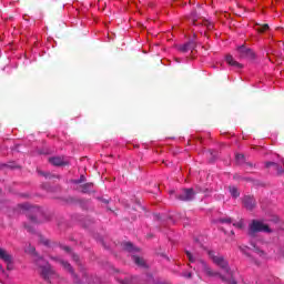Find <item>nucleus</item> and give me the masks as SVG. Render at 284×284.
Wrapping results in <instances>:
<instances>
[{
	"mask_svg": "<svg viewBox=\"0 0 284 284\" xmlns=\"http://www.w3.org/2000/svg\"><path fill=\"white\" fill-rule=\"evenodd\" d=\"M180 201H192L194 199V190L183 189L182 194L179 195Z\"/></svg>",
	"mask_w": 284,
	"mask_h": 284,
	"instance_id": "39448f33",
	"label": "nucleus"
},
{
	"mask_svg": "<svg viewBox=\"0 0 284 284\" xmlns=\"http://www.w3.org/2000/svg\"><path fill=\"white\" fill-rule=\"evenodd\" d=\"M258 254H260V256H263V254H265V253H263V251H260Z\"/></svg>",
	"mask_w": 284,
	"mask_h": 284,
	"instance_id": "4be33fe9",
	"label": "nucleus"
},
{
	"mask_svg": "<svg viewBox=\"0 0 284 284\" xmlns=\"http://www.w3.org/2000/svg\"><path fill=\"white\" fill-rule=\"evenodd\" d=\"M181 52H190V50H194V42H187L180 47Z\"/></svg>",
	"mask_w": 284,
	"mask_h": 284,
	"instance_id": "6e6552de",
	"label": "nucleus"
},
{
	"mask_svg": "<svg viewBox=\"0 0 284 284\" xmlns=\"http://www.w3.org/2000/svg\"><path fill=\"white\" fill-rule=\"evenodd\" d=\"M236 159H237V161H239L240 159H243V154H237V155H236Z\"/></svg>",
	"mask_w": 284,
	"mask_h": 284,
	"instance_id": "412c9836",
	"label": "nucleus"
},
{
	"mask_svg": "<svg viewBox=\"0 0 284 284\" xmlns=\"http://www.w3.org/2000/svg\"><path fill=\"white\" fill-rule=\"evenodd\" d=\"M250 230L251 232H270V226L261 221H253Z\"/></svg>",
	"mask_w": 284,
	"mask_h": 284,
	"instance_id": "7ed1b4c3",
	"label": "nucleus"
},
{
	"mask_svg": "<svg viewBox=\"0 0 284 284\" xmlns=\"http://www.w3.org/2000/svg\"><path fill=\"white\" fill-rule=\"evenodd\" d=\"M133 261L135 265H139L140 267H143V265H145V262L141 257L133 256Z\"/></svg>",
	"mask_w": 284,
	"mask_h": 284,
	"instance_id": "f8f14e48",
	"label": "nucleus"
},
{
	"mask_svg": "<svg viewBox=\"0 0 284 284\" xmlns=\"http://www.w3.org/2000/svg\"><path fill=\"white\" fill-rule=\"evenodd\" d=\"M237 51L240 52L241 57H247V54H252V50L245 48L244 45L239 47Z\"/></svg>",
	"mask_w": 284,
	"mask_h": 284,
	"instance_id": "9d476101",
	"label": "nucleus"
},
{
	"mask_svg": "<svg viewBox=\"0 0 284 284\" xmlns=\"http://www.w3.org/2000/svg\"><path fill=\"white\" fill-rule=\"evenodd\" d=\"M40 272H41L43 278H45L47 281H50V282L52 281V278H54V276H57L54 271H52V267H50V264L40 266Z\"/></svg>",
	"mask_w": 284,
	"mask_h": 284,
	"instance_id": "f03ea898",
	"label": "nucleus"
},
{
	"mask_svg": "<svg viewBox=\"0 0 284 284\" xmlns=\"http://www.w3.org/2000/svg\"><path fill=\"white\" fill-rule=\"evenodd\" d=\"M123 250H125V252H139V248L134 247L130 242L123 244Z\"/></svg>",
	"mask_w": 284,
	"mask_h": 284,
	"instance_id": "1a4fd4ad",
	"label": "nucleus"
},
{
	"mask_svg": "<svg viewBox=\"0 0 284 284\" xmlns=\"http://www.w3.org/2000/svg\"><path fill=\"white\" fill-rule=\"evenodd\" d=\"M192 276V274H189V278Z\"/></svg>",
	"mask_w": 284,
	"mask_h": 284,
	"instance_id": "393cba45",
	"label": "nucleus"
},
{
	"mask_svg": "<svg viewBox=\"0 0 284 284\" xmlns=\"http://www.w3.org/2000/svg\"><path fill=\"white\" fill-rule=\"evenodd\" d=\"M226 63L233 68H243V64L239 63L232 55L226 57Z\"/></svg>",
	"mask_w": 284,
	"mask_h": 284,
	"instance_id": "423d86ee",
	"label": "nucleus"
},
{
	"mask_svg": "<svg viewBox=\"0 0 284 284\" xmlns=\"http://www.w3.org/2000/svg\"><path fill=\"white\" fill-rule=\"evenodd\" d=\"M82 181H83V176H81Z\"/></svg>",
	"mask_w": 284,
	"mask_h": 284,
	"instance_id": "bb28decb",
	"label": "nucleus"
},
{
	"mask_svg": "<svg viewBox=\"0 0 284 284\" xmlns=\"http://www.w3.org/2000/svg\"><path fill=\"white\" fill-rule=\"evenodd\" d=\"M77 183H81V181H77Z\"/></svg>",
	"mask_w": 284,
	"mask_h": 284,
	"instance_id": "a878e982",
	"label": "nucleus"
},
{
	"mask_svg": "<svg viewBox=\"0 0 284 284\" xmlns=\"http://www.w3.org/2000/svg\"><path fill=\"white\" fill-rule=\"evenodd\" d=\"M257 30H258V32H266V30H270V26L264 24V26L260 27Z\"/></svg>",
	"mask_w": 284,
	"mask_h": 284,
	"instance_id": "2eb2a0df",
	"label": "nucleus"
},
{
	"mask_svg": "<svg viewBox=\"0 0 284 284\" xmlns=\"http://www.w3.org/2000/svg\"><path fill=\"white\" fill-rule=\"evenodd\" d=\"M233 226L241 230V227H243V222L233 223Z\"/></svg>",
	"mask_w": 284,
	"mask_h": 284,
	"instance_id": "dca6fc26",
	"label": "nucleus"
},
{
	"mask_svg": "<svg viewBox=\"0 0 284 284\" xmlns=\"http://www.w3.org/2000/svg\"><path fill=\"white\" fill-rule=\"evenodd\" d=\"M0 258L3 263L7 264V270H11L12 265V255L8 253V251L0 248Z\"/></svg>",
	"mask_w": 284,
	"mask_h": 284,
	"instance_id": "20e7f679",
	"label": "nucleus"
},
{
	"mask_svg": "<svg viewBox=\"0 0 284 284\" xmlns=\"http://www.w3.org/2000/svg\"><path fill=\"white\" fill-rule=\"evenodd\" d=\"M243 203H244L245 207H247V210H252V207H254V199L253 197H250V196L244 197Z\"/></svg>",
	"mask_w": 284,
	"mask_h": 284,
	"instance_id": "0eeeda50",
	"label": "nucleus"
},
{
	"mask_svg": "<svg viewBox=\"0 0 284 284\" xmlns=\"http://www.w3.org/2000/svg\"><path fill=\"white\" fill-rule=\"evenodd\" d=\"M62 265L64 266V270H68V272H72V266L68 262H62Z\"/></svg>",
	"mask_w": 284,
	"mask_h": 284,
	"instance_id": "4468645a",
	"label": "nucleus"
},
{
	"mask_svg": "<svg viewBox=\"0 0 284 284\" xmlns=\"http://www.w3.org/2000/svg\"><path fill=\"white\" fill-rule=\"evenodd\" d=\"M221 223H227L229 225L232 224V219H223Z\"/></svg>",
	"mask_w": 284,
	"mask_h": 284,
	"instance_id": "f3484780",
	"label": "nucleus"
},
{
	"mask_svg": "<svg viewBox=\"0 0 284 284\" xmlns=\"http://www.w3.org/2000/svg\"><path fill=\"white\" fill-rule=\"evenodd\" d=\"M270 165H276V163H274V162H267V163H266V168H270Z\"/></svg>",
	"mask_w": 284,
	"mask_h": 284,
	"instance_id": "aec40b11",
	"label": "nucleus"
},
{
	"mask_svg": "<svg viewBox=\"0 0 284 284\" xmlns=\"http://www.w3.org/2000/svg\"><path fill=\"white\" fill-rule=\"evenodd\" d=\"M230 192L233 199H236L239 196V190L236 187H230Z\"/></svg>",
	"mask_w": 284,
	"mask_h": 284,
	"instance_id": "ddd939ff",
	"label": "nucleus"
},
{
	"mask_svg": "<svg viewBox=\"0 0 284 284\" xmlns=\"http://www.w3.org/2000/svg\"><path fill=\"white\" fill-rule=\"evenodd\" d=\"M41 263H43V260H40V261H39V265H41Z\"/></svg>",
	"mask_w": 284,
	"mask_h": 284,
	"instance_id": "5701e85b",
	"label": "nucleus"
},
{
	"mask_svg": "<svg viewBox=\"0 0 284 284\" xmlns=\"http://www.w3.org/2000/svg\"><path fill=\"white\" fill-rule=\"evenodd\" d=\"M0 272H3V268L1 267V265H0Z\"/></svg>",
	"mask_w": 284,
	"mask_h": 284,
	"instance_id": "b1692460",
	"label": "nucleus"
},
{
	"mask_svg": "<svg viewBox=\"0 0 284 284\" xmlns=\"http://www.w3.org/2000/svg\"><path fill=\"white\" fill-rule=\"evenodd\" d=\"M88 187H92V184H85L82 189V192H88Z\"/></svg>",
	"mask_w": 284,
	"mask_h": 284,
	"instance_id": "6ab92c4d",
	"label": "nucleus"
},
{
	"mask_svg": "<svg viewBox=\"0 0 284 284\" xmlns=\"http://www.w3.org/2000/svg\"><path fill=\"white\" fill-rule=\"evenodd\" d=\"M207 254L212 260V262L214 263V265L220 267V270L223 272L224 275L219 272L212 271V268L207 266V263H205V261L196 260V257H194V255H192L190 251H186V256L190 263H196V265L194 266V270L197 272L199 276H202V275L213 276V277L217 276L219 278H222V281H227L229 284H236V281L233 280L234 273L231 272L230 265L227 264V261L225 260V257H223L220 254H216L213 251H207Z\"/></svg>",
	"mask_w": 284,
	"mask_h": 284,
	"instance_id": "f257e3e1",
	"label": "nucleus"
},
{
	"mask_svg": "<svg viewBox=\"0 0 284 284\" xmlns=\"http://www.w3.org/2000/svg\"><path fill=\"white\" fill-rule=\"evenodd\" d=\"M207 30H212L214 28V24L206 22L205 23Z\"/></svg>",
	"mask_w": 284,
	"mask_h": 284,
	"instance_id": "a211bd4d",
	"label": "nucleus"
},
{
	"mask_svg": "<svg viewBox=\"0 0 284 284\" xmlns=\"http://www.w3.org/2000/svg\"><path fill=\"white\" fill-rule=\"evenodd\" d=\"M49 162L52 164V165H63L64 161L62 158H50L49 159Z\"/></svg>",
	"mask_w": 284,
	"mask_h": 284,
	"instance_id": "9b49d317",
	"label": "nucleus"
}]
</instances>
